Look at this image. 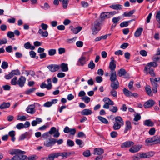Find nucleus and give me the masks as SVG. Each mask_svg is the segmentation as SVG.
Returning <instances> with one entry per match:
<instances>
[{
    "label": "nucleus",
    "mask_w": 160,
    "mask_h": 160,
    "mask_svg": "<svg viewBox=\"0 0 160 160\" xmlns=\"http://www.w3.org/2000/svg\"><path fill=\"white\" fill-rule=\"evenodd\" d=\"M9 153L12 155H15L12 158V160H25L27 157L24 155V151L18 149H13L9 151Z\"/></svg>",
    "instance_id": "f257e3e1"
},
{
    "label": "nucleus",
    "mask_w": 160,
    "mask_h": 160,
    "mask_svg": "<svg viewBox=\"0 0 160 160\" xmlns=\"http://www.w3.org/2000/svg\"><path fill=\"white\" fill-rule=\"evenodd\" d=\"M68 156V154L66 152H57L52 153L48 155V157L46 158V160H54L55 158H57L59 156H62L63 158L64 157L67 158Z\"/></svg>",
    "instance_id": "f03ea898"
},
{
    "label": "nucleus",
    "mask_w": 160,
    "mask_h": 160,
    "mask_svg": "<svg viewBox=\"0 0 160 160\" xmlns=\"http://www.w3.org/2000/svg\"><path fill=\"white\" fill-rule=\"evenodd\" d=\"M100 20L97 19L94 22L93 25L92 26V34H95L100 30Z\"/></svg>",
    "instance_id": "7ed1b4c3"
},
{
    "label": "nucleus",
    "mask_w": 160,
    "mask_h": 160,
    "mask_svg": "<svg viewBox=\"0 0 160 160\" xmlns=\"http://www.w3.org/2000/svg\"><path fill=\"white\" fill-rule=\"evenodd\" d=\"M56 140L54 138H50L48 141H46L44 142V145L46 147H51L56 143Z\"/></svg>",
    "instance_id": "20e7f679"
},
{
    "label": "nucleus",
    "mask_w": 160,
    "mask_h": 160,
    "mask_svg": "<svg viewBox=\"0 0 160 160\" xmlns=\"http://www.w3.org/2000/svg\"><path fill=\"white\" fill-rule=\"evenodd\" d=\"M158 66V64L155 62L153 61L151 62L148 63L147 64L146 66L145 67L144 69V72L146 73V72L148 71V70H150L151 67H157Z\"/></svg>",
    "instance_id": "39448f33"
},
{
    "label": "nucleus",
    "mask_w": 160,
    "mask_h": 160,
    "mask_svg": "<svg viewBox=\"0 0 160 160\" xmlns=\"http://www.w3.org/2000/svg\"><path fill=\"white\" fill-rule=\"evenodd\" d=\"M142 147V145H133L129 149V151L131 152L134 153L138 152Z\"/></svg>",
    "instance_id": "423d86ee"
},
{
    "label": "nucleus",
    "mask_w": 160,
    "mask_h": 160,
    "mask_svg": "<svg viewBox=\"0 0 160 160\" xmlns=\"http://www.w3.org/2000/svg\"><path fill=\"white\" fill-rule=\"evenodd\" d=\"M47 68L51 72H55L60 69V66L56 64H51L48 66Z\"/></svg>",
    "instance_id": "0eeeda50"
},
{
    "label": "nucleus",
    "mask_w": 160,
    "mask_h": 160,
    "mask_svg": "<svg viewBox=\"0 0 160 160\" xmlns=\"http://www.w3.org/2000/svg\"><path fill=\"white\" fill-rule=\"evenodd\" d=\"M35 106L34 104L29 105L27 107L26 111L27 112L31 114H33L35 112Z\"/></svg>",
    "instance_id": "6e6552de"
},
{
    "label": "nucleus",
    "mask_w": 160,
    "mask_h": 160,
    "mask_svg": "<svg viewBox=\"0 0 160 160\" xmlns=\"http://www.w3.org/2000/svg\"><path fill=\"white\" fill-rule=\"evenodd\" d=\"M26 78L23 76H21L18 80L17 84L21 87H23L26 82Z\"/></svg>",
    "instance_id": "1a4fd4ad"
},
{
    "label": "nucleus",
    "mask_w": 160,
    "mask_h": 160,
    "mask_svg": "<svg viewBox=\"0 0 160 160\" xmlns=\"http://www.w3.org/2000/svg\"><path fill=\"white\" fill-rule=\"evenodd\" d=\"M134 142L131 141H127L123 143L121 146L122 148H129L134 145Z\"/></svg>",
    "instance_id": "9d476101"
},
{
    "label": "nucleus",
    "mask_w": 160,
    "mask_h": 160,
    "mask_svg": "<svg viewBox=\"0 0 160 160\" xmlns=\"http://www.w3.org/2000/svg\"><path fill=\"white\" fill-rule=\"evenodd\" d=\"M86 52L83 53L80 58L79 59L78 62L80 63V64H78V65H80L82 66H83L84 64H85L86 63V58L84 56Z\"/></svg>",
    "instance_id": "9b49d317"
},
{
    "label": "nucleus",
    "mask_w": 160,
    "mask_h": 160,
    "mask_svg": "<svg viewBox=\"0 0 160 160\" xmlns=\"http://www.w3.org/2000/svg\"><path fill=\"white\" fill-rule=\"evenodd\" d=\"M155 104L154 101L152 100H149L144 104L143 106L145 108H148L153 106Z\"/></svg>",
    "instance_id": "f8f14e48"
},
{
    "label": "nucleus",
    "mask_w": 160,
    "mask_h": 160,
    "mask_svg": "<svg viewBox=\"0 0 160 160\" xmlns=\"http://www.w3.org/2000/svg\"><path fill=\"white\" fill-rule=\"evenodd\" d=\"M69 28L73 33L76 34L78 33L82 29V27L78 26L77 27L74 28L73 26H70Z\"/></svg>",
    "instance_id": "ddd939ff"
},
{
    "label": "nucleus",
    "mask_w": 160,
    "mask_h": 160,
    "mask_svg": "<svg viewBox=\"0 0 160 160\" xmlns=\"http://www.w3.org/2000/svg\"><path fill=\"white\" fill-rule=\"evenodd\" d=\"M132 128L131 122L129 121H127L126 122L124 133H126L128 130H130Z\"/></svg>",
    "instance_id": "4468645a"
},
{
    "label": "nucleus",
    "mask_w": 160,
    "mask_h": 160,
    "mask_svg": "<svg viewBox=\"0 0 160 160\" xmlns=\"http://www.w3.org/2000/svg\"><path fill=\"white\" fill-rule=\"evenodd\" d=\"M58 102V100L55 99L52 100L51 101L47 102H45L43 105V106L45 107H51L53 104L56 103Z\"/></svg>",
    "instance_id": "2eb2a0df"
},
{
    "label": "nucleus",
    "mask_w": 160,
    "mask_h": 160,
    "mask_svg": "<svg viewBox=\"0 0 160 160\" xmlns=\"http://www.w3.org/2000/svg\"><path fill=\"white\" fill-rule=\"evenodd\" d=\"M110 80L112 82L116 81L117 79L116 72L115 71L112 72L110 77Z\"/></svg>",
    "instance_id": "dca6fc26"
},
{
    "label": "nucleus",
    "mask_w": 160,
    "mask_h": 160,
    "mask_svg": "<svg viewBox=\"0 0 160 160\" xmlns=\"http://www.w3.org/2000/svg\"><path fill=\"white\" fill-rule=\"evenodd\" d=\"M115 122L120 124L123 126L124 125V121L122 118L120 116H117L115 118Z\"/></svg>",
    "instance_id": "f3484780"
},
{
    "label": "nucleus",
    "mask_w": 160,
    "mask_h": 160,
    "mask_svg": "<svg viewBox=\"0 0 160 160\" xmlns=\"http://www.w3.org/2000/svg\"><path fill=\"white\" fill-rule=\"evenodd\" d=\"M143 124L148 127H152L154 125V123L151 120L148 119L144 121Z\"/></svg>",
    "instance_id": "a211bd4d"
},
{
    "label": "nucleus",
    "mask_w": 160,
    "mask_h": 160,
    "mask_svg": "<svg viewBox=\"0 0 160 160\" xmlns=\"http://www.w3.org/2000/svg\"><path fill=\"white\" fill-rule=\"evenodd\" d=\"M110 86L112 89H117L119 87V84L118 80L116 82H112Z\"/></svg>",
    "instance_id": "6ab92c4d"
},
{
    "label": "nucleus",
    "mask_w": 160,
    "mask_h": 160,
    "mask_svg": "<svg viewBox=\"0 0 160 160\" xmlns=\"http://www.w3.org/2000/svg\"><path fill=\"white\" fill-rule=\"evenodd\" d=\"M60 68L63 72H67L68 70V64L66 63H61L60 66Z\"/></svg>",
    "instance_id": "aec40b11"
},
{
    "label": "nucleus",
    "mask_w": 160,
    "mask_h": 160,
    "mask_svg": "<svg viewBox=\"0 0 160 160\" xmlns=\"http://www.w3.org/2000/svg\"><path fill=\"white\" fill-rule=\"evenodd\" d=\"M104 152L103 149L101 148H96L94 150L93 154L94 155H101Z\"/></svg>",
    "instance_id": "412c9836"
},
{
    "label": "nucleus",
    "mask_w": 160,
    "mask_h": 160,
    "mask_svg": "<svg viewBox=\"0 0 160 160\" xmlns=\"http://www.w3.org/2000/svg\"><path fill=\"white\" fill-rule=\"evenodd\" d=\"M123 93L127 97H131L132 93L125 88L123 89Z\"/></svg>",
    "instance_id": "4be33fe9"
},
{
    "label": "nucleus",
    "mask_w": 160,
    "mask_h": 160,
    "mask_svg": "<svg viewBox=\"0 0 160 160\" xmlns=\"http://www.w3.org/2000/svg\"><path fill=\"white\" fill-rule=\"evenodd\" d=\"M38 33L41 35L42 37L43 38H46L48 35V33L46 31L43 32L42 29H40L38 32Z\"/></svg>",
    "instance_id": "5701e85b"
},
{
    "label": "nucleus",
    "mask_w": 160,
    "mask_h": 160,
    "mask_svg": "<svg viewBox=\"0 0 160 160\" xmlns=\"http://www.w3.org/2000/svg\"><path fill=\"white\" fill-rule=\"evenodd\" d=\"M81 113L83 115H91L92 113V111L90 109H84L81 112Z\"/></svg>",
    "instance_id": "b1692460"
},
{
    "label": "nucleus",
    "mask_w": 160,
    "mask_h": 160,
    "mask_svg": "<svg viewBox=\"0 0 160 160\" xmlns=\"http://www.w3.org/2000/svg\"><path fill=\"white\" fill-rule=\"evenodd\" d=\"M10 106V103L3 102L0 105V108L2 109L7 108H9Z\"/></svg>",
    "instance_id": "393cba45"
},
{
    "label": "nucleus",
    "mask_w": 160,
    "mask_h": 160,
    "mask_svg": "<svg viewBox=\"0 0 160 160\" xmlns=\"http://www.w3.org/2000/svg\"><path fill=\"white\" fill-rule=\"evenodd\" d=\"M109 7L116 10H120L122 9V6L120 4L112 5Z\"/></svg>",
    "instance_id": "a878e982"
},
{
    "label": "nucleus",
    "mask_w": 160,
    "mask_h": 160,
    "mask_svg": "<svg viewBox=\"0 0 160 160\" xmlns=\"http://www.w3.org/2000/svg\"><path fill=\"white\" fill-rule=\"evenodd\" d=\"M60 2H62V7L64 9L67 8L68 4L69 3V0H59Z\"/></svg>",
    "instance_id": "bb28decb"
},
{
    "label": "nucleus",
    "mask_w": 160,
    "mask_h": 160,
    "mask_svg": "<svg viewBox=\"0 0 160 160\" xmlns=\"http://www.w3.org/2000/svg\"><path fill=\"white\" fill-rule=\"evenodd\" d=\"M143 28H139L134 33V36L135 37H138L141 34L143 31Z\"/></svg>",
    "instance_id": "cd10ccee"
},
{
    "label": "nucleus",
    "mask_w": 160,
    "mask_h": 160,
    "mask_svg": "<svg viewBox=\"0 0 160 160\" xmlns=\"http://www.w3.org/2000/svg\"><path fill=\"white\" fill-rule=\"evenodd\" d=\"M107 14L106 12H103L101 13L100 15L101 21H104L106 18H110L109 15L108 16V14Z\"/></svg>",
    "instance_id": "c85d7f7f"
},
{
    "label": "nucleus",
    "mask_w": 160,
    "mask_h": 160,
    "mask_svg": "<svg viewBox=\"0 0 160 160\" xmlns=\"http://www.w3.org/2000/svg\"><path fill=\"white\" fill-rule=\"evenodd\" d=\"M116 62H110L109 65V68L112 71H114L116 68Z\"/></svg>",
    "instance_id": "c756f323"
},
{
    "label": "nucleus",
    "mask_w": 160,
    "mask_h": 160,
    "mask_svg": "<svg viewBox=\"0 0 160 160\" xmlns=\"http://www.w3.org/2000/svg\"><path fill=\"white\" fill-rule=\"evenodd\" d=\"M98 119L102 122L105 124H107L108 123V122L105 118L100 116L98 117Z\"/></svg>",
    "instance_id": "7c9ffc66"
},
{
    "label": "nucleus",
    "mask_w": 160,
    "mask_h": 160,
    "mask_svg": "<svg viewBox=\"0 0 160 160\" xmlns=\"http://www.w3.org/2000/svg\"><path fill=\"white\" fill-rule=\"evenodd\" d=\"M152 86V90L154 93H156L157 92V88L158 87V84H151Z\"/></svg>",
    "instance_id": "2f4dec72"
},
{
    "label": "nucleus",
    "mask_w": 160,
    "mask_h": 160,
    "mask_svg": "<svg viewBox=\"0 0 160 160\" xmlns=\"http://www.w3.org/2000/svg\"><path fill=\"white\" fill-rule=\"evenodd\" d=\"M158 136L156 135L153 136L152 138H151L152 142H154L155 144H158Z\"/></svg>",
    "instance_id": "473e14b6"
},
{
    "label": "nucleus",
    "mask_w": 160,
    "mask_h": 160,
    "mask_svg": "<svg viewBox=\"0 0 160 160\" xmlns=\"http://www.w3.org/2000/svg\"><path fill=\"white\" fill-rule=\"evenodd\" d=\"M160 80V78H156L155 79L151 78H150V81L151 84H158L157 82H158Z\"/></svg>",
    "instance_id": "72a5a7b5"
},
{
    "label": "nucleus",
    "mask_w": 160,
    "mask_h": 160,
    "mask_svg": "<svg viewBox=\"0 0 160 160\" xmlns=\"http://www.w3.org/2000/svg\"><path fill=\"white\" fill-rule=\"evenodd\" d=\"M135 12V10H133L129 11L128 13L125 12L123 14V15L125 17H129L131 16L134 12Z\"/></svg>",
    "instance_id": "f704fd0d"
},
{
    "label": "nucleus",
    "mask_w": 160,
    "mask_h": 160,
    "mask_svg": "<svg viewBox=\"0 0 160 160\" xmlns=\"http://www.w3.org/2000/svg\"><path fill=\"white\" fill-rule=\"evenodd\" d=\"M127 73L125 70L123 68H121L120 69L118 73L119 77H121L122 76L124 75Z\"/></svg>",
    "instance_id": "c9c22d12"
},
{
    "label": "nucleus",
    "mask_w": 160,
    "mask_h": 160,
    "mask_svg": "<svg viewBox=\"0 0 160 160\" xmlns=\"http://www.w3.org/2000/svg\"><path fill=\"white\" fill-rule=\"evenodd\" d=\"M132 21V20L128 21L123 22L120 24V26L122 28L127 27L128 25V23Z\"/></svg>",
    "instance_id": "e433bc0d"
},
{
    "label": "nucleus",
    "mask_w": 160,
    "mask_h": 160,
    "mask_svg": "<svg viewBox=\"0 0 160 160\" xmlns=\"http://www.w3.org/2000/svg\"><path fill=\"white\" fill-rule=\"evenodd\" d=\"M121 126H122L120 125V124L114 122L112 128L114 130H119L121 128Z\"/></svg>",
    "instance_id": "4c0bfd02"
},
{
    "label": "nucleus",
    "mask_w": 160,
    "mask_h": 160,
    "mask_svg": "<svg viewBox=\"0 0 160 160\" xmlns=\"http://www.w3.org/2000/svg\"><path fill=\"white\" fill-rule=\"evenodd\" d=\"M67 144L68 147H72L74 145V143L72 140L68 139L67 141Z\"/></svg>",
    "instance_id": "58836bf2"
},
{
    "label": "nucleus",
    "mask_w": 160,
    "mask_h": 160,
    "mask_svg": "<svg viewBox=\"0 0 160 160\" xmlns=\"http://www.w3.org/2000/svg\"><path fill=\"white\" fill-rule=\"evenodd\" d=\"M152 60L153 61H155L156 62H158L159 61H160V56L155 54L152 57Z\"/></svg>",
    "instance_id": "ea45409f"
},
{
    "label": "nucleus",
    "mask_w": 160,
    "mask_h": 160,
    "mask_svg": "<svg viewBox=\"0 0 160 160\" xmlns=\"http://www.w3.org/2000/svg\"><path fill=\"white\" fill-rule=\"evenodd\" d=\"M11 73L13 76L14 75H20V72L19 71L18 69L15 70H12L11 71Z\"/></svg>",
    "instance_id": "a19ab883"
},
{
    "label": "nucleus",
    "mask_w": 160,
    "mask_h": 160,
    "mask_svg": "<svg viewBox=\"0 0 160 160\" xmlns=\"http://www.w3.org/2000/svg\"><path fill=\"white\" fill-rule=\"evenodd\" d=\"M145 90L147 94L149 96H152L153 95L151 89L149 87H147L146 88Z\"/></svg>",
    "instance_id": "79ce46f5"
},
{
    "label": "nucleus",
    "mask_w": 160,
    "mask_h": 160,
    "mask_svg": "<svg viewBox=\"0 0 160 160\" xmlns=\"http://www.w3.org/2000/svg\"><path fill=\"white\" fill-rule=\"evenodd\" d=\"M56 52V50L55 49H51L48 50V53L50 56H53L55 55Z\"/></svg>",
    "instance_id": "37998d69"
},
{
    "label": "nucleus",
    "mask_w": 160,
    "mask_h": 160,
    "mask_svg": "<svg viewBox=\"0 0 160 160\" xmlns=\"http://www.w3.org/2000/svg\"><path fill=\"white\" fill-rule=\"evenodd\" d=\"M17 77H14V78L12 79L11 82V84L14 85H16L18 83Z\"/></svg>",
    "instance_id": "c03bdc74"
},
{
    "label": "nucleus",
    "mask_w": 160,
    "mask_h": 160,
    "mask_svg": "<svg viewBox=\"0 0 160 160\" xmlns=\"http://www.w3.org/2000/svg\"><path fill=\"white\" fill-rule=\"evenodd\" d=\"M36 89V88H31L29 90L26 91L25 92V94H29L30 93H32L34 92Z\"/></svg>",
    "instance_id": "a18cd8bd"
},
{
    "label": "nucleus",
    "mask_w": 160,
    "mask_h": 160,
    "mask_svg": "<svg viewBox=\"0 0 160 160\" xmlns=\"http://www.w3.org/2000/svg\"><path fill=\"white\" fill-rule=\"evenodd\" d=\"M88 67L92 69H93L95 67V64L93 63L92 60H91L90 61V63L88 64Z\"/></svg>",
    "instance_id": "49530a36"
},
{
    "label": "nucleus",
    "mask_w": 160,
    "mask_h": 160,
    "mask_svg": "<svg viewBox=\"0 0 160 160\" xmlns=\"http://www.w3.org/2000/svg\"><path fill=\"white\" fill-rule=\"evenodd\" d=\"M82 99L86 103H88L90 100V98L87 96H85L82 97Z\"/></svg>",
    "instance_id": "de8ad7c7"
},
{
    "label": "nucleus",
    "mask_w": 160,
    "mask_h": 160,
    "mask_svg": "<svg viewBox=\"0 0 160 160\" xmlns=\"http://www.w3.org/2000/svg\"><path fill=\"white\" fill-rule=\"evenodd\" d=\"M155 18L158 23L160 24V10L157 12Z\"/></svg>",
    "instance_id": "09e8293b"
},
{
    "label": "nucleus",
    "mask_w": 160,
    "mask_h": 160,
    "mask_svg": "<svg viewBox=\"0 0 160 160\" xmlns=\"http://www.w3.org/2000/svg\"><path fill=\"white\" fill-rule=\"evenodd\" d=\"M83 155L84 157H88L91 155V154L89 150H87L83 152Z\"/></svg>",
    "instance_id": "8fccbe9b"
},
{
    "label": "nucleus",
    "mask_w": 160,
    "mask_h": 160,
    "mask_svg": "<svg viewBox=\"0 0 160 160\" xmlns=\"http://www.w3.org/2000/svg\"><path fill=\"white\" fill-rule=\"evenodd\" d=\"M56 129L55 127H52L50 129V130L48 132L50 134L52 135L54 133L56 132Z\"/></svg>",
    "instance_id": "3c124183"
},
{
    "label": "nucleus",
    "mask_w": 160,
    "mask_h": 160,
    "mask_svg": "<svg viewBox=\"0 0 160 160\" xmlns=\"http://www.w3.org/2000/svg\"><path fill=\"white\" fill-rule=\"evenodd\" d=\"M76 142L77 144L79 145L80 147L81 148L83 146V145H82L83 142L81 140L79 139H77L76 140Z\"/></svg>",
    "instance_id": "603ef678"
},
{
    "label": "nucleus",
    "mask_w": 160,
    "mask_h": 160,
    "mask_svg": "<svg viewBox=\"0 0 160 160\" xmlns=\"http://www.w3.org/2000/svg\"><path fill=\"white\" fill-rule=\"evenodd\" d=\"M116 89H112L110 92L111 94L114 97H117V92L115 90Z\"/></svg>",
    "instance_id": "864d4df0"
},
{
    "label": "nucleus",
    "mask_w": 160,
    "mask_h": 160,
    "mask_svg": "<svg viewBox=\"0 0 160 160\" xmlns=\"http://www.w3.org/2000/svg\"><path fill=\"white\" fill-rule=\"evenodd\" d=\"M40 7L42 8L45 10L47 9L50 8L47 2L44 3V6H40Z\"/></svg>",
    "instance_id": "5fc2aeb1"
},
{
    "label": "nucleus",
    "mask_w": 160,
    "mask_h": 160,
    "mask_svg": "<svg viewBox=\"0 0 160 160\" xmlns=\"http://www.w3.org/2000/svg\"><path fill=\"white\" fill-rule=\"evenodd\" d=\"M120 19V17H118L117 18L115 17L113 18L112 21L114 23L116 24L119 21Z\"/></svg>",
    "instance_id": "6e6d98bb"
},
{
    "label": "nucleus",
    "mask_w": 160,
    "mask_h": 160,
    "mask_svg": "<svg viewBox=\"0 0 160 160\" xmlns=\"http://www.w3.org/2000/svg\"><path fill=\"white\" fill-rule=\"evenodd\" d=\"M8 67V63L4 61L2 62L1 67L4 69L7 68Z\"/></svg>",
    "instance_id": "4d7b16f0"
},
{
    "label": "nucleus",
    "mask_w": 160,
    "mask_h": 160,
    "mask_svg": "<svg viewBox=\"0 0 160 160\" xmlns=\"http://www.w3.org/2000/svg\"><path fill=\"white\" fill-rule=\"evenodd\" d=\"M156 130L154 128H152L150 129L148 133L149 134L151 135H154L155 132Z\"/></svg>",
    "instance_id": "13d9d810"
},
{
    "label": "nucleus",
    "mask_w": 160,
    "mask_h": 160,
    "mask_svg": "<svg viewBox=\"0 0 160 160\" xmlns=\"http://www.w3.org/2000/svg\"><path fill=\"white\" fill-rule=\"evenodd\" d=\"M146 153L148 158L153 156L155 154V152L153 151H150Z\"/></svg>",
    "instance_id": "bf43d9fd"
},
{
    "label": "nucleus",
    "mask_w": 160,
    "mask_h": 160,
    "mask_svg": "<svg viewBox=\"0 0 160 160\" xmlns=\"http://www.w3.org/2000/svg\"><path fill=\"white\" fill-rule=\"evenodd\" d=\"M47 82L48 83V88H50V89L52 88V85L51 84V78H48L47 79Z\"/></svg>",
    "instance_id": "052dcab7"
},
{
    "label": "nucleus",
    "mask_w": 160,
    "mask_h": 160,
    "mask_svg": "<svg viewBox=\"0 0 160 160\" xmlns=\"http://www.w3.org/2000/svg\"><path fill=\"white\" fill-rule=\"evenodd\" d=\"M40 86L42 88H46L48 90L50 89V88H48V85H46L45 82H42L41 84L40 85Z\"/></svg>",
    "instance_id": "680f3d73"
},
{
    "label": "nucleus",
    "mask_w": 160,
    "mask_h": 160,
    "mask_svg": "<svg viewBox=\"0 0 160 160\" xmlns=\"http://www.w3.org/2000/svg\"><path fill=\"white\" fill-rule=\"evenodd\" d=\"M96 81L97 82L100 83L102 81V78L101 76H97L96 78Z\"/></svg>",
    "instance_id": "e2e57ef3"
},
{
    "label": "nucleus",
    "mask_w": 160,
    "mask_h": 160,
    "mask_svg": "<svg viewBox=\"0 0 160 160\" xmlns=\"http://www.w3.org/2000/svg\"><path fill=\"white\" fill-rule=\"evenodd\" d=\"M140 54L142 56L145 57L147 56V52L145 50H142L140 51Z\"/></svg>",
    "instance_id": "0e129e2a"
},
{
    "label": "nucleus",
    "mask_w": 160,
    "mask_h": 160,
    "mask_svg": "<svg viewBox=\"0 0 160 160\" xmlns=\"http://www.w3.org/2000/svg\"><path fill=\"white\" fill-rule=\"evenodd\" d=\"M16 127L18 129H20L24 128V125L23 123H20L18 124Z\"/></svg>",
    "instance_id": "69168bd1"
},
{
    "label": "nucleus",
    "mask_w": 160,
    "mask_h": 160,
    "mask_svg": "<svg viewBox=\"0 0 160 160\" xmlns=\"http://www.w3.org/2000/svg\"><path fill=\"white\" fill-rule=\"evenodd\" d=\"M118 135V133L115 131H112L110 133V136L112 138H115Z\"/></svg>",
    "instance_id": "338daca9"
},
{
    "label": "nucleus",
    "mask_w": 160,
    "mask_h": 160,
    "mask_svg": "<svg viewBox=\"0 0 160 160\" xmlns=\"http://www.w3.org/2000/svg\"><path fill=\"white\" fill-rule=\"evenodd\" d=\"M7 36L10 38H12L14 37V33L13 32L9 31L7 33Z\"/></svg>",
    "instance_id": "774afa93"
}]
</instances>
